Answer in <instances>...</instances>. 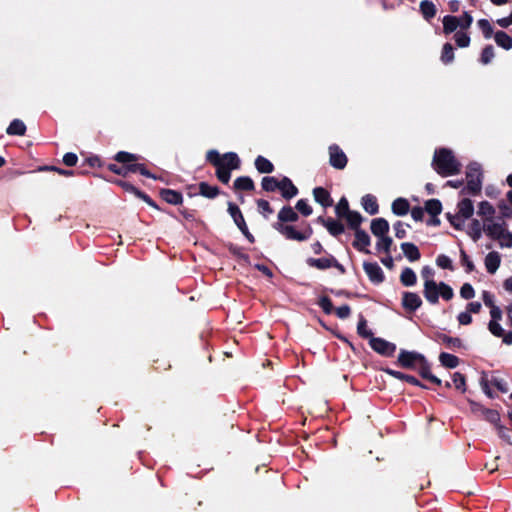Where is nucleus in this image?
Masks as SVG:
<instances>
[{
  "label": "nucleus",
  "instance_id": "obj_31",
  "mask_svg": "<svg viewBox=\"0 0 512 512\" xmlns=\"http://www.w3.org/2000/svg\"><path fill=\"white\" fill-rule=\"evenodd\" d=\"M400 280L403 285L405 286H413L416 283V274L411 268H405L401 275Z\"/></svg>",
  "mask_w": 512,
  "mask_h": 512
},
{
  "label": "nucleus",
  "instance_id": "obj_15",
  "mask_svg": "<svg viewBox=\"0 0 512 512\" xmlns=\"http://www.w3.org/2000/svg\"><path fill=\"white\" fill-rule=\"evenodd\" d=\"M389 231V224L388 222L383 218H377L372 220L371 222V232L374 236L383 237L387 236V233Z\"/></svg>",
  "mask_w": 512,
  "mask_h": 512
},
{
  "label": "nucleus",
  "instance_id": "obj_47",
  "mask_svg": "<svg viewBox=\"0 0 512 512\" xmlns=\"http://www.w3.org/2000/svg\"><path fill=\"white\" fill-rule=\"evenodd\" d=\"M200 193L204 197L213 198L217 195L218 191L216 187H212L203 182L200 184Z\"/></svg>",
  "mask_w": 512,
  "mask_h": 512
},
{
  "label": "nucleus",
  "instance_id": "obj_1",
  "mask_svg": "<svg viewBox=\"0 0 512 512\" xmlns=\"http://www.w3.org/2000/svg\"><path fill=\"white\" fill-rule=\"evenodd\" d=\"M207 159L217 167V176L223 183L229 182L230 172L240 165L237 154L233 152L220 156L217 151L211 150L207 153Z\"/></svg>",
  "mask_w": 512,
  "mask_h": 512
},
{
  "label": "nucleus",
  "instance_id": "obj_55",
  "mask_svg": "<svg viewBox=\"0 0 512 512\" xmlns=\"http://www.w3.org/2000/svg\"><path fill=\"white\" fill-rule=\"evenodd\" d=\"M494 58V49L492 46H487L483 49L482 55H481V62L483 64H488L492 61Z\"/></svg>",
  "mask_w": 512,
  "mask_h": 512
},
{
  "label": "nucleus",
  "instance_id": "obj_43",
  "mask_svg": "<svg viewBox=\"0 0 512 512\" xmlns=\"http://www.w3.org/2000/svg\"><path fill=\"white\" fill-rule=\"evenodd\" d=\"M336 214L339 217L344 218L348 212H350L348 201L346 198H341L338 204L335 207Z\"/></svg>",
  "mask_w": 512,
  "mask_h": 512
},
{
  "label": "nucleus",
  "instance_id": "obj_62",
  "mask_svg": "<svg viewBox=\"0 0 512 512\" xmlns=\"http://www.w3.org/2000/svg\"><path fill=\"white\" fill-rule=\"evenodd\" d=\"M406 228H407V225H405L402 222H397L394 225V230H395L396 237L397 238H404L405 235H406Z\"/></svg>",
  "mask_w": 512,
  "mask_h": 512
},
{
  "label": "nucleus",
  "instance_id": "obj_29",
  "mask_svg": "<svg viewBox=\"0 0 512 512\" xmlns=\"http://www.w3.org/2000/svg\"><path fill=\"white\" fill-rule=\"evenodd\" d=\"M334 260L331 258H321V259H314L309 258L307 260V264L311 267H316L317 269H327L333 265Z\"/></svg>",
  "mask_w": 512,
  "mask_h": 512
},
{
  "label": "nucleus",
  "instance_id": "obj_34",
  "mask_svg": "<svg viewBox=\"0 0 512 512\" xmlns=\"http://www.w3.org/2000/svg\"><path fill=\"white\" fill-rule=\"evenodd\" d=\"M439 360L441 364L447 368H455L459 363L458 358L449 353H441Z\"/></svg>",
  "mask_w": 512,
  "mask_h": 512
},
{
  "label": "nucleus",
  "instance_id": "obj_16",
  "mask_svg": "<svg viewBox=\"0 0 512 512\" xmlns=\"http://www.w3.org/2000/svg\"><path fill=\"white\" fill-rule=\"evenodd\" d=\"M466 232L473 241H478L484 233L483 222L478 219H473L468 225Z\"/></svg>",
  "mask_w": 512,
  "mask_h": 512
},
{
  "label": "nucleus",
  "instance_id": "obj_54",
  "mask_svg": "<svg viewBox=\"0 0 512 512\" xmlns=\"http://www.w3.org/2000/svg\"><path fill=\"white\" fill-rule=\"evenodd\" d=\"M454 38L459 47H468L470 44V38L466 33L458 32L455 34Z\"/></svg>",
  "mask_w": 512,
  "mask_h": 512
},
{
  "label": "nucleus",
  "instance_id": "obj_63",
  "mask_svg": "<svg viewBox=\"0 0 512 512\" xmlns=\"http://www.w3.org/2000/svg\"><path fill=\"white\" fill-rule=\"evenodd\" d=\"M490 321H501L502 320V311L501 309L495 305L490 308Z\"/></svg>",
  "mask_w": 512,
  "mask_h": 512
},
{
  "label": "nucleus",
  "instance_id": "obj_14",
  "mask_svg": "<svg viewBox=\"0 0 512 512\" xmlns=\"http://www.w3.org/2000/svg\"><path fill=\"white\" fill-rule=\"evenodd\" d=\"M402 304L405 309L415 311L421 306L422 300L416 293L405 292L403 294Z\"/></svg>",
  "mask_w": 512,
  "mask_h": 512
},
{
  "label": "nucleus",
  "instance_id": "obj_13",
  "mask_svg": "<svg viewBox=\"0 0 512 512\" xmlns=\"http://www.w3.org/2000/svg\"><path fill=\"white\" fill-rule=\"evenodd\" d=\"M370 245V237L369 235L363 231V230H356L355 231V239L353 241V246L358 249L359 251L370 253L368 250V247Z\"/></svg>",
  "mask_w": 512,
  "mask_h": 512
},
{
  "label": "nucleus",
  "instance_id": "obj_41",
  "mask_svg": "<svg viewBox=\"0 0 512 512\" xmlns=\"http://www.w3.org/2000/svg\"><path fill=\"white\" fill-rule=\"evenodd\" d=\"M454 59V51L451 44L446 43L443 46L442 54H441V60L444 63H451Z\"/></svg>",
  "mask_w": 512,
  "mask_h": 512
},
{
  "label": "nucleus",
  "instance_id": "obj_3",
  "mask_svg": "<svg viewBox=\"0 0 512 512\" xmlns=\"http://www.w3.org/2000/svg\"><path fill=\"white\" fill-rule=\"evenodd\" d=\"M433 165L435 170L443 176L456 174L460 170V164L452 152L444 148L435 152Z\"/></svg>",
  "mask_w": 512,
  "mask_h": 512
},
{
  "label": "nucleus",
  "instance_id": "obj_20",
  "mask_svg": "<svg viewBox=\"0 0 512 512\" xmlns=\"http://www.w3.org/2000/svg\"><path fill=\"white\" fill-rule=\"evenodd\" d=\"M459 215L464 217V219H469L472 217L474 213V206L471 200L463 199L458 203V212Z\"/></svg>",
  "mask_w": 512,
  "mask_h": 512
},
{
  "label": "nucleus",
  "instance_id": "obj_9",
  "mask_svg": "<svg viewBox=\"0 0 512 512\" xmlns=\"http://www.w3.org/2000/svg\"><path fill=\"white\" fill-rule=\"evenodd\" d=\"M370 346L374 351L385 356L392 355L396 349V346L393 343L382 338L375 337H371Z\"/></svg>",
  "mask_w": 512,
  "mask_h": 512
},
{
  "label": "nucleus",
  "instance_id": "obj_28",
  "mask_svg": "<svg viewBox=\"0 0 512 512\" xmlns=\"http://www.w3.org/2000/svg\"><path fill=\"white\" fill-rule=\"evenodd\" d=\"M255 167L260 173H271L274 169L273 164L262 156L256 158Z\"/></svg>",
  "mask_w": 512,
  "mask_h": 512
},
{
  "label": "nucleus",
  "instance_id": "obj_58",
  "mask_svg": "<svg viewBox=\"0 0 512 512\" xmlns=\"http://www.w3.org/2000/svg\"><path fill=\"white\" fill-rule=\"evenodd\" d=\"M481 297H482V300L484 302V304L491 308L493 306H495V298H494V295L488 291H483L482 294H481Z\"/></svg>",
  "mask_w": 512,
  "mask_h": 512
},
{
  "label": "nucleus",
  "instance_id": "obj_11",
  "mask_svg": "<svg viewBox=\"0 0 512 512\" xmlns=\"http://www.w3.org/2000/svg\"><path fill=\"white\" fill-rule=\"evenodd\" d=\"M501 255L497 251L489 252L484 258V265L488 273L495 274L501 265Z\"/></svg>",
  "mask_w": 512,
  "mask_h": 512
},
{
  "label": "nucleus",
  "instance_id": "obj_8",
  "mask_svg": "<svg viewBox=\"0 0 512 512\" xmlns=\"http://www.w3.org/2000/svg\"><path fill=\"white\" fill-rule=\"evenodd\" d=\"M477 215L480 217L483 225L498 218L496 216V209L488 201H482L478 204Z\"/></svg>",
  "mask_w": 512,
  "mask_h": 512
},
{
  "label": "nucleus",
  "instance_id": "obj_46",
  "mask_svg": "<svg viewBox=\"0 0 512 512\" xmlns=\"http://www.w3.org/2000/svg\"><path fill=\"white\" fill-rule=\"evenodd\" d=\"M434 270L430 266H424L421 269V278L423 279V285L429 284L430 282H434Z\"/></svg>",
  "mask_w": 512,
  "mask_h": 512
},
{
  "label": "nucleus",
  "instance_id": "obj_60",
  "mask_svg": "<svg viewBox=\"0 0 512 512\" xmlns=\"http://www.w3.org/2000/svg\"><path fill=\"white\" fill-rule=\"evenodd\" d=\"M128 170L132 172H139L144 176L152 177L149 171L141 164H132L128 166Z\"/></svg>",
  "mask_w": 512,
  "mask_h": 512
},
{
  "label": "nucleus",
  "instance_id": "obj_53",
  "mask_svg": "<svg viewBox=\"0 0 512 512\" xmlns=\"http://www.w3.org/2000/svg\"><path fill=\"white\" fill-rule=\"evenodd\" d=\"M460 295L464 299H472L475 296L474 288L471 284L465 283L460 289Z\"/></svg>",
  "mask_w": 512,
  "mask_h": 512
},
{
  "label": "nucleus",
  "instance_id": "obj_64",
  "mask_svg": "<svg viewBox=\"0 0 512 512\" xmlns=\"http://www.w3.org/2000/svg\"><path fill=\"white\" fill-rule=\"evenodd\" d=\"M258 208L264 216H267L272 213L269 203L265 200L258 201Z\"/></svg>",
  "mask_w": 512,
  "mask_h": 512
},
{
  "label": "nucleus",
  "instance_id": "obj_59",
  "mask_svg": "<svg viewBox=\"0 0 512 512\" xmlns=\"http://www.w3.org/2000/svg\"><path fill=\"white\" fill-rule=\"evenodd\" d=\"M460 256H461V262L462 264L466 267L467 271L468 272H471L474 270V264L473 262L469 259V257L467 256V254L465 253L464 250H461L460 251Z\"/></svg>",
  "mask_w": 512,
  "mask_h": 512
},
{
  "label": "nucleus",
  "instance_id": "obj_18",
  "mask_svg": "<svg viewBox=\"0 0 512 512\" xmlns=\"http://www.w3.org/2000/svg\"><path fill=\"white\" fill-rule=\"evenodd\" d=\"M279 190L281 191L282 196L288 199L294 197L298 192L297 188L286 177L280 180Z\"/></svg>",
  "mask_w": 512,
  "mask_h": 512
},
{
  "label": "nucleus",
  "instance_id": "obj_36",
  "mask_svg": "<svg viewBox=\"0 0 512 512\" xmlns=\"http://www.w3.org/2000/svg\"><path fill=\"white\" fill-rule=\"evenodd\" d=\"M420 9L426 19L432 18L436 14L435 5L427 0L421 2Z\"/></svg>",
  "mask_w": 512,
  "mask_h": 512
},
{
  "label": "nucleus",
  "instance_id": "obj_21",
  "mask_svg": "<svg viewBox=\"0 0 512 512\" xmlns=\"http://www.w3.org/2000/svg\"><path fill=\"white\" fill-rule=\"evenodd\" d=\"M313 196L315 201L324 207L330 206L332 204L329 193L321 187H317L313 190Z\"/></svg>",
  "mask_w": 512,
  "mask_h": 512
},
{
  "label": "nucleus",
  "instance_id": "obj_12",
  "mask_svg": "<svg viewBox=\"0 0 512 512\" xmlns=\"http://www.w3.org/2000/svg\"><path fill=\"white\" fill-rule=\"evenodd\" d=\"M363 268L371 281L375 283L383 281V272L377 263L365 262Z\"/></svg>",
  "mask_w": 512,
  "mask_h": 512
},
{
  "label": "nucleus",
  "instance_id": "obj_17",
  "mask_svg": "<svg viewBox=\"0 0 512 512\" xmlns=\"http://www.w3.org/2000/svg\"><path fill=\"white\" fill-rule=\"evenodd\" d=\"M401 250L404 256L411 262L417 261L420 259V252L417 246L410 242H404L401 244Z\"/></svg>",
  "mask_w": 512,
  "mask_h": 512
},
{
  "label": "nucleus",
  "instance_id": "obj_22",
  "mask_svg": "<svg viewBox=\"0 0 512 512\" xmlns=\"http://www.w3.org/2000/svg\"><path fill=\"white\" fill-rule=\"evenodd\" d=\"M362 207L363 209L373 215V214H376L378 212V205H377V201H376V198L372 195H365L363 198H362Z\"/></svg>",
  "mask_w": 512,
  "mask_h": 512
},
{
  "label": "nucleus",
  "instance_id": "obj_5",
  "mask_svg": "<svg viewBox=\"0 0 512 512\" xmlns=\"http://www.w3.org/2000/svg\"><path fill=\"white\" fill-rule=\"evenodd\" d=\"M466 177L468 189L473 193L478 192L482 183L480 165L477 163H471L467 167Z\"/></svg>",
  "mask_w": 512,
  "mask_h": 512
},
{
  "label": "nucleus",
  "instance_id": "obj_49",
  "mask_svg": "<svg viewBox=\"0 0 512 512\" xmlns=\"http://www.w3.org/2000/svg\"><path fill=\"white\" fill-rule=\"evenodd\" d=\"M488 330L496 337L503 336L504 329L502 328L500 321H489Z\"/></svg>",
  "mask_w": 512,
  "mask_h": 512
},
{
  "label": "nucleus",
  "instance_id": "obj_48",
  "mask_svg": "<svg viewBox=\"0 0 512 512\" xmlns=\"http://www.w3.org/2000/svg\"><path fill=\"white\" fill-rule=\"evenodd\" d=\"M115 160L121 163H129L138 160V157L135 154L121 151L116 154Z\"/></svg>",
  "mask_w": 512,
  "mask_h": 512
},
{
  "label": "nucleus",
  "instance_id": "obj_50",
  "mask_svg": "<svg viewBox=\"0 0 512 512\" xmlns=\"http://www.w3.org/2000/svg\"><path fill=\"white\" fill-rule=\"evenodd\" d=\"M392 245V239L388 236L378 237L376 247L378 250L389 252Z\"/></svg>",
  "mask_w": 512,
  "mask_h": 512
},
{
  "label": "nucleus",
  "instance_id": "obj_42",
  "mask_svg": "<svg viewBox=\"0 0 512 512\" xmlns=\"http://www.w3.org/2000/svg\"><path fill=\"white\" fill-rule=\"evenodd\" d=\"M447 217L454 228L458 230H462L464 228L466 219H464V217H462L458 213H456L455 215L449 214Z\"/></svg>",
  "mask_w": 512,
  "mask_h": 512
},
{
  "label": "nucleus",
  "instance_id": "obj_33",
  "mask_svg": "<svg viewBox=\"0 0 512 512\" xmlns=\"http://www.w3.org/2000/svg\"><path fill=\"white\" fill-rule=\"evenodd\" d=\"M278 218L284 222H293L298 219V215L291 207H283L278 214Z\"/></svg>",
  "mask_w": 512,
  "mask_h": 512
},
{
  "label": "nucleus",
  "instance_id": "obj_38",
  "mask_svg": "<svg viewBox=\"0 0 512 512\" xmlns=\"http://www.w3.org/2000/svg\"><path fill=\"white\" fill-rule=\"evenodd\" d=\"M234 186L239 190H252L254 184L249 177H239L235 180Z\"/></svg>",
  "mask_w": 512,
  "mask_h": 512
},
{
  "label": "nucleus",
  "instance_id": "obj_61",
  "mask_svg": "<svg viewBox=\"0 0 512 512\" xmlns=\"http://www.w3.org/2000/svg\"><path fill=\"white\" fill-rule=\"evenodd\" d=\"M458 322L461 324V325H468L472 322V316H471V313H469L467 310L461 312L458 317Z\"/></svg>",
  "mask_w": 512,
  "mask_h": 512
},
{
  "label": "nucleus",
  "instance_id": "obj_4",
  "mask_svg": "<svg viewBox=\"0 0 512 512\" xmlns=\"http://www.w3.org/2000/svg\"><path fill=\"white\" fill-rule=\"evenodd\" d=\"M423 295L428 303L435 305L438 303L440 296L446 301L451 300L454 291L448 284L434 281L423 285Z\"/></svg>",
  "mask_w": 512,
  "mask_h": 512
},
{
  "label": "nucleus",
  "instance_id": "obj_23",
  "mask_svg": "<svg viewBox=\"0 0 512 512\" xmlns=\"http://www.w3.org/2000/svg\"><path fill=\"white\" fill-rule=\"evenodd\" d=\"M392 211L395 215L403 216L406 215L409 211V203L404 198H397L392 203Z\"/></svg>",
  "mask_w": 512,
  "mask_h": 512
},
{
  "label": "nucleus",
  "instance_id": "obj_10",
  "mask_svg": "<svg viewBox=\"0 0 512 512\" xmlns=\"http://www.w3.org/2000/svg\"><path fill=\"white\" fill-rule=\"evenodd\" d=\"M330 164L337 168L342 169L346 166L347 158L344 152L338 146H330L329 148Z\"/></svg>",
  "mask_w": 512,
  "mask_h": 512
},
{
  "label": "nucleus",
  "instance_id": "obj_39",
  "mask_svg": "<svg viewBox=\"0 0 512 512\" xmlns=\"http://www.w3.org/2000/svg\"><path fill=\"white\" fill-rule=\"evenodd\" d=\"M280 180L275 177H264L262 179V187L266 191H275L279 189Z\"/></svg>",
  "mask_w": 512,
  "mask_h": 512
},
{
  "label": "nucleus",
  "instance_id": "obj_57",
  "mask_svg": "<svg viewBox=\"0 0 512 512\" xmlns=\"http://www.w3.org/2000/svg\"><path fill=\"white\" fill-rule=\"evenodd\" d=\"M357 331L363 337L370 338V339L372 337L371 332L367 329V323L364 319H361L359 321L358 326H357Z\"/></svg>",
  "mask_w": 512,
  "mask_h": 512
},
{
  "label": "nucleus",
  "instance_id": "obj_56",
  "mask_svg": "<svg viewBox=\"0 0 512 512\" xmlns=\"http://www.w3.org/2000/svg\"><path fill=\"white\" fill-rule=\"evenodd\" d=\"M296 209L301 212L303 215L308 216L312 213L311 207L308 205V203L301 199L296 204Z\"/></svg>",
  "mask_w": 512,
  "mask_h": 512
},
{
  "label": "nucleus",
  "instance_id": "obj_45",
  "mask_svg": "<svg viewBox=\"0 0 512 512\" xmlns=\"http://www.w3.org/2000/svg\"><path fill=\"white\" fill-rule=\"evenodd\" d=\"M436 265L442 269H454L452 260L444 254H441L436 258Z\"/></svg>",
  "mask_w": 512,
  "mask_h": 512
},
{
  "label": "nucleus",
  "instance_id": "obj_25",
  "mask_svg": "<svg viewBox=\"0 0 512 512\" xmlns=\"http://www.w3.org/2000/svg\"><path fill=\"white\" fill-rule=\"evenodd\" d=\"M494 39L497 45L505 50H510L512 48V38L507 33L498 31L495 33Z\"/></svg>",
  "mask_w": 512,
  "mask_h": 512
},
{
  "label": "nucleus",
  "instance_id": "obj_37",
  "mask_svg": "<svg viewBox=\"0 0 512 512\" xmlns=\"http://www.w3.org/2000/svg\"><path fill=\"white\" fill-rule=\"evenodd\" d=\"M383 371L394 377V378H397V379H400V380H406L414 385H419V382L417 381V379H415L413 376H408V375H404L403 373L401 372H398V371H395V370H392V369H389V368H386V369H383Z\"/></svg>",
  "mask_w": 512,
  "mask_h": 512
},
{
  "label": "nucleus",
  "instance_id": "obj_32",
  "mask_svg": "<svg viewBox=\"0 0 512 512\" xmlns=\"http://www.w3.org/2000/svg\"><path fill=\"white\" fill-rule=\"evenodd\" d=\"M425 210L432 216H437L442 211L441 202L437 199H430L425 204Z\"/></svg>",
  "mask_w": 512,
  "mask_h": 512
},
{
  "label": "nucleus",
  "instance_id": "obj_7",
  "mask_svg": "<svg viewBox=\"0 0 512 512\" xmlns=\"http://www.w3.org/2000/svg\"><path fill=\"white\" fill-rule=\"evenodd\" d=\"M228 212L230 216L233 218L235 224L238 226V228L242 231V233L251 241L253 242V236L248 232L247 226L245 224L244 218L239 210V208L233 204H228Z\"/></svg>",
  "mask_w": 512,
  "mask_h": 512
},
{
  "label": "nucleus",
  "instance_id": "obj_44",
  "mask_svg": "<svg viewBox=\"0 0 512 512\" xmlns=\"http://www.w3.org/2000/svg\"><path fill=\"white\" fill-rule=\"evenodd\" d=\"M453 386L461 392L466 391L465 378L462 374L456 372L452 376Z\"/></svg>",
  "mask_w": 512,
  "mask_h": 512
},
{
  "label": "nucleus",
  "instance_id": "obj_2",
  "mask_svg": "<svg viewBox=\"0 0 512 512\" xmlns=\"http://www.w3.org/2000/svg\"><path fill=\"white\" fill-rule=\"evenodd\" d=\"M484 233L491 239L497 240L501 248L512 247V233L507 230L505 221L497 219L483 225Z\"/></svg>",
  "mask_w": 512,
  "mask_h": 512
},
{
  "label": "nucleus",
  "instance_id": "obj_30",
  "mask_svg": "<svg viewBox=\"0 0 512 512\" xmlns=\"http://www.w3.org/2000/svg\"><path fill=\"white\" fill-rule=\"evenodd\" d=\"M473 410L475 412H478V411L481 412L483 414V416L485 417V419L491 423L496 424L500 419L499 413L495 410L485 409L478 405H475V408Z\"/></svg>",
  "mask_w": 512,
  "mask_h": 512
},
{
  "label": "nucleus",
  "instance_id": "obj_24",
  "mask_svg": "<svg viewBox=\"0 0 512 512\" xmlns=\"http://www.w3.org/2000/svg\"><path fill=\"white\" fill-rule=\"evenodd\" d=\"M9 135L23 136L26 132V125L19 119L13 120L6 130Z\"/></svg>",
  "mask_w": 512,
  "mask_h": 512
},
{
  "label": "nucleus",
  "instance_id": "obj_52",
  "mask_svg": "<svg viewBox=\"0 0 512 512\" xmlns=\"http://www.w3.org/2000/svg\"><path fill=\"white\" fill-rule=\"evenodd\" d=\"M420 374L422 375V377L430 380L431 382L437 385L441 384V380L430 372L429 368L425 365V363L422 364Z\"/></svg>",
  "mask_w": 512,
  "mask_h": 512
},
{
  "label": "nucleus",
  "instance_id": "obj_40",
  "mask_svg": "<svg viewBox=\"0 0 512 512\" xmlns=\"http://www.w3.org/2000/svg\"><path fill=\"white\" fill-rule=\"evenodd\" d=\"M325 227L332 235H339L344 231L343 225L335 220H327Z\"/></svg>",
  "mask_w": 512,
  "mask_h": 512
},
{
  "label": "nucleus",
  "instance_id": "obj_19",
  "mask_svg": "<svg viewBox=\"0 0 512 512\" xmlns=\"http://www.w3.org/2000/svg\"><path fill=\"white\" fill-rule=\"evenodd\" d=\"M285 237H287L288 239H293V240H297V241H303V240H306L307 239V236L302 234L301 232H298L297 230H295V228L293 226H282L280 225L278 228H277Z\"/></svg>",
  "mask_w": 512,
  "mask_h": 512
},
{
  "label": "nucleus",
  "instance_id": "obj_27",
  "mask_svg": "<svg viewBox=\"0 0 512 512\" xmlns=\"http://www.w3.org/2000/svg\"><path fill=\"white\" fill-rule=\"evenodd\" d=\"M460 26V20L454 16H445L443 18V30L446 34H450Z\"/></svg>",
  "mask_w": 512,
  "mask_h": 512
},
{
  "label": "nucleus",
  "instance_id": "obj_6",
  "mask_svg": "<svg viewBox=\"0 0 512 512\" xmlns=\"http://www.w3.org/2000/svg\"><path fill=\"white\" fill-rule=\"evenodd\" d=\"M425 359L416 352L401 351L398 356V363L404 368H414L417 364H424Z\"/></svg>",
  "mask_w": 512,
  "mask_h": 512
},
{
  "label": "nucleus",
  "instance_id": "obj_26",
  "mask_svg": "<svg viewBox=\"0 0 512 512\" xmlns=\"http://www.w3.org/2000/svg\"><path fill=\"white\" fill-rule=\"evenodd\" d=\"M162 198L170 204L177 205L182 202V195L174 190L164 189L161 191Z\"/></svg>",
  "mask_w": 512,
  "mask_h": 512
},
{
  "label": "nucleus",
  "instance_id": "obj_51",
  "mask_svg": "<svg viewBox=\"0 0 512 512\" xmlns=\"http://www.w3.org/2000/svg\"><path fill=\"white\" fill-rule=\"evenodd\" d=\"M478 26L482 30L485 38H490L492 36L493 28L488 20L480 19L478 21Z\"/></svg>",
  "mask_w": 512,
  "mask_h": 512
},
{
  "label": "nucleus",
  "instance_id": "obj_35",
  "mask_svg": "<svg viewBox=\"0 0 512 512\" xmlns=\"http://www.w3.org/2000/svg\"><path fill=\"white\" fill-rule=\"evenodd\" d=\"M344 218L351 228L355 229V231L359 230L358 227L362 222V216L358 212L350 210Z\"/></svg>",
  "mask_w": 512,
  "mask_h": 512
}]
</instances>
